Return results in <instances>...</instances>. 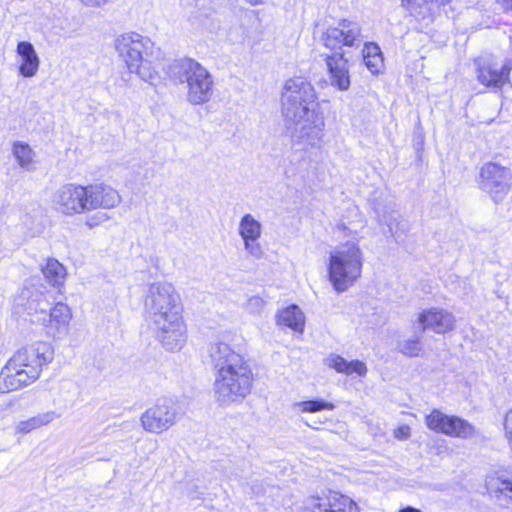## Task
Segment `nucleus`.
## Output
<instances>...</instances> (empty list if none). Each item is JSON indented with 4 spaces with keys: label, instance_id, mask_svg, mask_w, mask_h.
<instances>
[{
    "label": "nucleus",
    "instance_id": "obj_1",
    "mask_svg": "<svg viewBox=\"0 0 512 512\" xmlns=\"http://www.w3.org/2000/svg\"><path fill=\"white\" fill-rule=\"evenodd\" d=\"M243 337L237 332H221L209 346L215 367L213 394L221 407L238 405L251 393L254 373L243 351Z\"/></svg>",
    "mask_w": 512,
    "mask_h": 512
},
{
    "label": "nucleus",
    "instance_id": "obj_2",
    "mask_svg": "<svg viewBox=\"0 0 512 512\" xmlns=\"http://www.w3.org/2000/svg\"><path fill=\"white\" fill-rule=\"evenodd\" d=\"M144 310L155 338L167 351L181 350L187 341V326L182 315L181 297L167 281L147 285Z\"/></svg>",
    "mask_w": 512,
    "mask_h": 512
},
{
    "label": "nucleus",
    "instance_id": "obj_3",
    "mask_svg": "<svg viewBox=\"0 0 512 512\" xmlns=\"http://www.w3.org/2000/svg\"><path fill=\"white\" fill-rule=\"evenodd\" d=\"M281 110L293 137L310 145L322 139L325 117L310 81L303 77L286 80L281 93Z\"/></svg>",
    "mask_w": 512,
    "mask_h": 512
},
{
    "label": "nucleus",
    "instance_id": "obj_4",
    "mask_svg": "<svg viewBox=\"0 0 512 512\" xmlns=\"http://www.w3.org/2000/svg\"><path fill=\"white\" fill-rule=\"evenodd\" d=\"M53 347L44 341L16 351L0 372V390L11 392L21 389L36 381L43 366L52 362Z\"/></svg>",
    "mask_w": 512,
    "mask_h": 512
},
{
    "label": "nucleus",
    "instance_id": "obj_5",
    "mask_svg": "<svg viewBox=\"0 0 512 512\" xmlns=\"http://www.w3.org/2000/svg\"><path fill=\"white\" fill-rule=\"evenodd\" d=\"M113 48L130 73L150 84L159 79L152 60L156 48L149 37L134 31L123 32L114 38Z\"/></svg>",
    "mask_w": 512,
    "mask_h": 512
},
{
    "label": "nucleus",
    "instance_id": "obj_6",
    "mask_svg": "<svg viewBox=\"0 0 512 512\" xmlns=\"http://www.w3.org/2000/svg\"><path fill=\"white\" fill-rule=\"evenodd\" d=\"M363 253L355 242H347L330 251L327 262L328 280L337 293L352 287L361 277Z\"/></svg>",
    "mask_w": 512,
    "mask_h": 512
},
{
    "label": "nucleus",
    "instance_id": "obj_7",
    "mask_svg": "<svg viewBox=\"0 0 512 512\" xmlns=\"http://www.w3.org/2000/svg\"><path fill=\"white\" fill-rule=\"evenodd\" d=\"M172 76L187 87L186 99L192 105L207 103L213 95V80L209 71L191 58L177 60L170 68Z\"/></svg>",
    "mask_w": 512,
    "mask_h": 512
},
{
    "label": "nucleus",
    "instance_id": "obj_8",
    "mask_svg": "<svg viewBox=\"0 0 512 512\" xmlns=\"http://www.w3.org/2000/svg\"><path fill=\"white\" fill-rule=\"evenodd\" d=\"M55 209L65 216L87 214L85 185L67 183L62 185L53 196Z\"/></svg>",
    "mask_w": 512,
    "mask_h": 512
},
{
    "label": "nucleus",
    "instance_id": "obj_9",
    "mask_svg": "<svg viewBox=\"0 0 512 512\" xmlns=\"http://www.w3.org/2000/svg\"><path fill=\"white\" fill-rule=\"evenodd\" d=\"M178 420L177 408L166 402L153 405L140 416L142 428L152 434H161L168 431Z\"/></svg>",
    "mask_w": 512,
    "mask_h": 512
},
{
    "label": "nucleus",
    "instance_id": "obj_10",
    "mask_svg": "<svg viewBox=\"0 0 512 512\" xmlns=\"http://www.w3.org/2000/svg\"><path fill=\"white\" fill-rule=\"evenodd\" d=\"M481 188L488 192L498 202L511 188V173L509 169L496 163L485 164L480 172Z\"/></svg>",
    "mask_w": 512,
    "mask_h": 512
},
{
    "label": "nucleus",
    "instance_id": "obj_11",
    "mask_svg": "<svg viewBox=\"0 0 512 512\" xmlns=\"http://www.w3.org/2000/svg\"><path fill=\"white\" fill-rule=\"evenodd\" d=\"M322 42L331 50L341 49L342 46L359 47L363 42L361 27L356 22L343 20L323 33Z\"/></svg>",
    "mask_w": 512,
    "mask_h": 512
},
{
    "label": "nucleus",
    "instance_id": "obj_12",
    "mask_svg": "<svg viewBox=\"0 0 512 512\" xmlns=\"http://www.w3.org/2000/svg\"><path fill=\"white\" fill-rule=\"evenodd\" d=\"M237 231L246 254L261 259L264 256V248L260 243L263 231L261 222L250 213L244 214L239 220Z\"/></svg>",
    "mask_w": 512,
    "mask_h": 512
},
{
    "label": "nucleus",
    "instance_id": "obj_13",
    "mask_svg": "<svg viewBox=\"0 0 512 512\" xmlns=\"http://www.w3.org/2000/svg\"><path fill=\"white\" fill-rule=\"evenodd\" d=\"M478 81L486 87L501 88L512 70V61L498 65L491 57H479L474 61Z\"/></svg>",
    "mask_w": 512,
    "mask_h": 512
},
{
    "label": "nucleus",
    "instance_id": "obj_14",
    "mask_svg": "<svg viewBox=\"0 0 512 512\" xmlns=\"http://www.w3.org/2000/svg\"><path fill=\"white\" fill-rule=\"evenodd\" d=\"M88 213L98 209H114L122 202L118 190L105 183L85 185Z\"/></svg>",
    "mask_w": 512,
    "mask_h": 512
},
{
    "label": "nucleus",
    "instance_id": "obj_15",
    "mask_svg": "<svg viewBox=\"0 0 512 512\" xmlns=\"http://www.w3.org/2000/svg\"><path fill=\"white\" fill-rule=\"evenodd\" d=\"M72 318L71 308L63 302H58L50 309L47 316L41 318V324L50 337L62 340L69 335Z\"/></svg>",
    "mask_w": 512,
    "mask_h": 512
},
{
    "label": "nucleus",
    "instance_id": "obj_16",
    "mask_svg": "<svg viewBox=\"0 0 512 512\" xmlns=\"http://www.w3.org/2000/svg\"><path fill=\"white\" fill-rule=\"evenodd\" d=\"M312 512H358L356 503L349 497L335 491L322 496H312L306 501Z\"/></svg>",
    "mask_w": 512,
    "mask_h": 512
},
{
    "label": "nucleus",
    "instance_id": "obj_17",
    "mask_svg": "<svg viewBox=\"0 0 512 512\" xmlns=\"http://www.w3.org/2000/svg\"><path fill=\"white\" fill-rule=\"evenodd\" d=\"M422 330H432L437 334H444L453 330L455 326L454 315L446 309L431 307L423 309L417 318Z\"/></svg>",
    "mask_w": 512,
    "mask_h": 512
},
{
    "label": "nucleus",
    "instance_id": "obj_18",
    "mask_svg": "<svg viewBox=\"0 0 512 512\" xmlns=\"http://www.w3.org/2000/svg\"><path fill=\"white\" fill-rule=\"evenodd\" d=\"M15 59L19 76L23 78H33L38 74L41 60L31 42L23 40L17 43Z\"/></svg>",
    "mask_w": 512,
    "mask_h": 512
},
{
    "label": "nucleus",
    "instance_id": "obj_19",
    "mask_svg": "<svg viewBox=\"0 0 512 512\" xmlns=\"http://www.w3.org/2000/svg\"><path fill=\"white\" fill-rule=\"evenodd\" d=\"M488 494L499 502L512 501V478L506 470H496L486 476Z\"/></svg>",
    "mask_w": 512,
    "mask_h": 512
},
{
    "label": "nucleus",
    "instance_id": "obj_20",
    "mask_svg": "<svg viewBox=\"0 0 512 512\" xmlns=\"http://www.w3.org/2000/svg\"><path fill=\"white\" fill-rule=\"evenodd\" d=\"M324 364L334 369L336 372L344 374L346 376L357 375L359 377H365L368 373L367 365L358 359L348 361L344 357L330 353L324 359Z\"/></svg>",
    "mask_w": 512,
    "mask_h": 512
},
{
    "label": "nucleus",
    "instance_id": "obj_21",
    "mask_svg": "<svg viewBox=\"0 0 512 512\" xmlns=\"http://www.w3.org/2000/svg\"><path fill=\"white\" fill-rule=\"evenodd\" d=\"M327 67L330 73L331 83L340 90H347L350 86V77L347 60L343 53H334L326 57Z\"/></svg>",
    "mask_w": 512,
    "mask_h": 512
},
{
    "label": "nucleus",
    "instance_id": "obj_22",
    "mask_svg": "<svg viewBox=\"0 0 512 512\" xmlns=\"http://www.w3.org/2000/svg\"><path fill=\"white\" fill-rule=\"evenodd\" d=\"M276 324L285 326L295 332L302 333L305 326V316L302 310L297 305H290L281 309L276 317Z\"/></svg>",
    "mask_w": 512,
    "mask_h": 512
},
{
    "label": "nucleus",
    "instance_id": "obj_23",
    "mask_svg": "<svg viewBox=\"0 0 512 512\" xmlns=\"http://www.w3.org/2000/svg\"><path fill=\"white\" fill-rule=\"evenodd\" d=\"M42 274L49 285L61 288L67 277L66 267L55 258H47L41 265Z\"/></svg>",
    "mask_w": 512,
    "mask_h": 512
},
{
    "label": "nucleus",
    "instance_id": "obj_24",
    "mask_svg": "<svg viewBox=\"0 0 512 512\" xmlns=\"http://www.w3.org/2000/svg\"><path fill=\"white\" fill-rule=\"evenodd\" d=\"M57 418H59V414H57L55 411L38 413L29 419L17 423L15 426V433L19 435L27 434L33 430L39 429L52 423Z\"/></svg>",
    "mask_w": 512,
    "mask_h": 512
},
{
    "label": "nucleus",
    "instance_id": "obj_25",
    "mask_svg": "<svg viewBox=\"0 0 512 512\" xmlns=\"http://www.w3.org/2000/svg\"><path fill=\"white\" fill-rule=\"evenodd\" d=\"M12 154L18 166L24 170L31 171L35 168L36 153L29 144L22 141H15L12 144Z\"/></svg>",
    "mask_w": 512,
    "mask_h": 512
},
{
    "label": "nucleus",
    "instance_id": "obj_26",
    "mask_svg": "<svg viewBox=\"0 0 512 512\" xmlns=\"http://www.w3.org/2000/svg\"><path fill=\"white\" fill-rule=\"evenodd\" d=\"M475 434L474 426L458 416L451 415L445 435L455 438L468 439Z\"/></svg>",
    "mask_w": 512,
    "mask_h": 512
},
{
    "label": "nucleus",
    "instance_id": "obj_27",
    "mask_svg": "<svg viewBox=\"0 0 512 512\" xmlns=\"http://www.w3.org/2000/svg\"><path fill=\"white\" fill-rule=\"evenodd\" d=\"M363 62L372 74H378L383 67V57L378 45L366 43L362 50Z\"/></svg>",
    "mask_w": 512,
    "mask_h": 512
},
{
    "label": "nucleus",
    "instance_id": "obj_28",
    "mask_svg": "<svg viewBox=\"0 0 512 512\" xmlns=\"http://www.w3.org/2000/svg\"><path fill=\"white\" fill-rule=\"evenodd\" d=\"M335 405L325 400H306L295 402L292 409L296 413H316L323 410H333Z\"/></svg>",
    "mask_w": 512,
    "mask_h": 512
},
{
    "label": "nucleus",
    "instance_id": "obj_29",
    "mask_svg": "<svg viewBox=\"0 0 512 512\" xmlns=\"http://www.w3.org/2000/svg\"><path fill=\"white\" fill-rule=\"evenodd\" d=\"M450 416L444 414L438 409H434L430 414L426 415L425 423L427 427L437 433H446Z\"/></svg>",
    "mask_w": 512,
    "mask_h": 512
},
{
    "label": "nucleus",
    "instance_id": "obj_30",
    "mask_svg": "<svg viewBox=\"0 0 512 512\" xmlns=\"http://www.w3.org/2000/svg\"><path fill=\"white\" fill-rule=\"evenodd\" d=\"M399 351L409 357H416L420 355L422 346L419 339H408L399 343Z\"/></svg>",
    "mask_w": 512,
    "mask_h": 512
},
{
    "label": "nucleus",
    "instance_id": "obj_31",
    "mask_svg": "<svg viewBox=\"0 0 512 512\" xmlns=\"http://www.w3.org/2000/svg\"><path fill=\"white\" fill-rule=\"evenodd\" d=\"M87 217L85 219V226L89 229H93L95 227H98L102 225L103 223L107 222L110 217L105 212H97L94 214L87 213Z\"/></svg>",
    "mask_w": 512,
    "mask_h": 512
},
{
    "label": "nucleus",
    "instance_id": "obj_32",
    "mask_svg": "<svg viewBox=\"0 0 512 512\" xmlns=\"http://www.w3.org/2000/svg\"><path fill=\"white\" fill-rule=\"evenodd\" d=\"M185 496L192 502H201L204 499V492L197 485H188L185 489Z\"/></svg>",
    "mask_w": 512,
    "mask_h": 512
},
{
    "label": "nucleus",
    "instance_id": "obj_33",
    "mask_svg": "<svg viewBox=\"0 0 512 512\" xmlns=\"http://www.w3.org/2000/svg\"><path fill=\"white\" fill-rule=\"evenodd\" d=\"M265 306V301L259 296H252L247 300L246 307L250 313L259 314Z\"/></svg>",
    "mask_w": 512,
    "mask_h": 512
},
{
    "label": "nucleus",
    "instance_id": "obj_34",
    "mask_svg": "<svg viewBox=\"0 0 512 512\" xmlns=\"http://www.w3.org/2000/svg\"><path fill=\"white\" fill-rule=\"evenodd\" d=\"M410 427L408 425H400L394 430V437L399 440H406L410 437Z\"/></svg>",
    "mask_w": 512,
    "mask_h": 512
},
{
    "label": "nucleus",
    "instance_id": "obj_35",
    "mask_svg": "<svg viewBox=\"0 0 512 512\" xmlns=\"http://www.w3.org/2000/svg\"><path fill=\"white\" fill-rule=\"evenodd\" d=\"M83 6L88 8H102L110 0H78Z\"/></svg>",
    "mask_w": 512,
    "mask_h": 512
},
{
    "label": "nucleus",
    "instance_id": "obj_36",
    "mask_svg": "<svg viewBox=\"0 0 512 512\" xmlns=\"http://www.w3.org/2000/svg\"><path fill=\"white\" fill-rule=\"evenodd\" d=\"M504 430L506 439L512 438V409H510L506 414Z\"/></svg>",
    "mask_w": 512,
    "mask_h": 512
},
{
    "label": "nucleus",
    "instance_id": "obj_37",
    "mask_svg": "<svg viewBox=\"0 0 512 512\" xmlns=\"http://www.w3.org/2000/svg\"><path fill=\"white\" fill-rule=\"evenodd\" d=\"M398 512H422V511L417 509V508L408 506V507H405L403 509H400Z\"/></svg>",
    "mask_w": 512,
    "mask_h": 512
},
{
    "label": "nucleus",
    "instance_id": "obj_38",
    "mask_svg": "<svg viewBox=\"0 0 512 512\" xmlns=\"http://www.w3.org/2000/svg\"><path fill=\"white\" fill-rule=\"evenodd\" d=\"M498 1L504 3L507 6V8L512 9V0H498Z\"/></svg>",
    "mask_w": 512,
    "mask_h": 512
},
{
    "label": "nucleus",
    "instance_id": "obj_39",
    "mask_svg": "<svg viewBox=\"0 0 512 512\" xmlns=\"http://www.w3.org/2000/svg\"><path fill=\"white\" fill-rule=\"evenodd\" d=\"M251 5H259L263 3V0H246Z\"/></svg>",
    "mask_w": 512,
    "mask_h": 512
},
{
    "label": "nucleus",
    "instance_id": "obj_40",
    "mask_svg": "<svg viewBox=\"0 0 512 512\" xmlns=\"http://www.w3.org/2000/svg\"><path fill=\"white\" fill-rule=\"evenodd\" d=\"M507 441L510 449L512 450V438L507 439Z\"/></svg>",
    "mask_w": 512,
    "mask_h": 512
},
{
    "label": "nucleus",
    "instance_id": "obj_41",
    "mask_svg": "<svg viewBox=\"0 0 512 512\" xmlns=\"http://www.w3.org/2000/svg\"><path fill=\"white\" fill-rule=\"evenodd\" d=\"M414 0H402V2H407V3H411L413 2Z\"/></svg>",
    "mask_w": 512,
    "mask_h": 512
}]
</instances>
